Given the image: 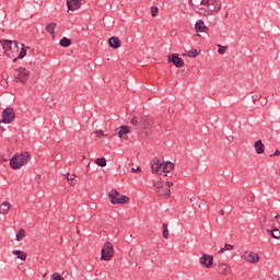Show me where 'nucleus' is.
Masks as SVG:
<instances>
[{
    "mask_svg": "<svg viewBox=\"0 0 280 280\" xmlns=\"http://www.w3.org/2000/svg\"><path fill=\"white\" fill-rule=\"evenodd\" d=\"M56 27H57V24L55 22H51L46 26V32H48V34H51V36H55Z\"/></svg>",
    "mask_w": 280,
    "mask_h": 280,
    "instance_id": "obj_21",
    "label": "nucleus"
},
{
    "mask_svg": "<svg viewBox=\"0 0 280 280\" xmlns=\"http://www.w3.org/2000/svg\"><path fill=\"white\" fill-rule=\"evenodd\" d=\"M12 206L10 205V202L4 201L0 205V214L2 215H8V213L10 212V208Z\"/></svg>",
    "mask_w": 280,
    "mask_h": 280,
    "instance_id": "obj_18",
    "label": "nucleus"
},
{
    "mask_svg": "<svg viewBox=\"0 0 280 280\" xmlns=\"http://www.w3.org/2000/svg\"><path fill=\"white\" fill-rule=\"evenodd\" d=\"M159 14V9L156 7H151V16H156Z\"/></svg>",
    "mask_w": 280,
    "mask_h": 280,
    "instance_id": "obj_35",
    "label": "nucleus"
},
{
    "mask_svg": "<svg viewBox=\"0 0 280 280\" xmlns=\"http://www.w3.org/2000/svg\"><path fill=\"white\" fill-rule=\"evenodd\" d=\"M27 80H30V70L23 67L15 69V82L27 84Z\"/></svg>",
    "mask_w": 280,
    "mask_h": 280,
    "instance_id": "obj_9",
    "label": "nucleus"
},
{
    "mask_svg": "<svg viewBox=\"0 0 280 280\" xmlns=\"http://www.w3.org/2000/svg\"><path fill=\"white\" fill-rule=\"evenodd\" d=\"M95 163L100 167H106V158H98L95 160Z\"/></svg>",
    "mask_w": 280,
    "mask_h": 280,
    "instance_id": "obj_26",
    "label": "nucleus"
},
{
    "mask_svg": "<svg viewBox=\"0 0 280 280\" xmlns=\"http://www.w3.org/2000/svg\"><path fill=\"white\" fill-rule=\"evenodd\" d=\"M108 45L113 49H119V47H121V40L119 39V37L113 36L108 39Z\"/></svg>",
    "mask_w": 280,
    "mask_h": 280,
    "instance_id": "obj_16",
    "label": "nucleus"
},
{
    "mask_svg": "<svg viewBox=\"0 0 280 280\" xmlns=\"http://www.w3.org/2000/svg\"><path fill=\"white\" fill-rule=\"evenodd\" d=\"M267 218L268 217L266 214H262V219L260 220V225L261 226H266Z\"/></svg>",
    "mask_w": 280,
    "mask_h": 280,
    "instance_id": "obj_36",
    "label": "nucleus"
},
{
    "mask_svg": "<svg viewBox=\"0 0 280 280\" xmlns=\"http://www.w3.org/2000/svg\"><path fill=\"white\" fill-rule=\"evenodd\" d=\"M95 135H96V137L102 138V137H104V131L103 130H96Z\"/></svg>",
    "mask_w": 280,
    "mask_h": 280,
    "instance_id": "obj_37",
    "label": "nucleus"
},
{
    "mask_svg": "<svg viewBox=\"0 0 280 280\" xmlns=\"http://www.w3.org/2000/svg\"><path fill=\"white\" fill-rule=\"evenodd\" d=\"M207 30H209V27H207V25H205V21L202 20H198L195 24V31L197 32V34H200L202 32H206Z\"/></svg>",
    "mask_w": 280,
    "mask_h": 280,
    "instance_id": "obj_17",
    "label": "nucleus"
},
{
    "mask_svg": "<svg viewBox=\"0 0 280 280\" xmlns=\"http://www.w3.org/2000/svg\"><path fill=\"white\" fill-rule=\"evenodd\" d=\"M267 233H270L271 237H273V240H280V231L279 229H273V230H267Z\"/></svg>",
    "mask_w": 280,
    "mask_h": 280,
    "instance_id": "obj_23",
    "label": "nucleus"
},
{
    "mask_svg": "<svg viewBox=\"0 0 280 280\" xmlns=\"http://www.w3.org/2000/svg\"><path fill=\"white\" fill-rule=\"evenodd\" d=\"M218 272L219 275H221L222 277H229V275H231V267H229V265L222 262L219 264L218 266Z\"/></svg>",
    "mask_w": 280,
    "mask_h": 280,
    "instance_id": "obj_14",
    "label": "nucleus"
},
{
    "mask_svg": "<svg viewBox=\"0 0 280 280\" xmlns=\"http://www.w3.org/2000/svg\"><path fill=\"white\" fill-rule=\"evenodd\" d=\"M151 170L153 174H158L159 176L163 174H170L172 170H174V163L172 162H161V160H155L151 164Z\"/></svg>",
    "mask_w": 280,
    "mask_h": 280,
    "instance_id": "obj_2",
    "label": "nucleus"
},
{
    "mask_svg": "<svg viewBox=\"0 0 280 280\" xmlns=\"http://www.w3.org/2000/svg\"><path fill=\"white\" fill-rule=\"evenodd\" d=\"M26 56H27V50H25V48H22L19 56L13 59V62H16V60H19V58H25Z\"/></svg>",
    "mask_w": 280,
    "mask_h": 280,
    "instance_id": "obj_28",
    "label": "nucleus"
},
{
    "mask_svg": "<svg viewBox=\"0 0 280 280\" xmlns=\"http://www.w3.org/2000/svg\"><path fill=\"white\" fill-rule=\"evenodd\" d=\"M32 158V154L30 152H24L21 154H15L11 160H10V167L11 170H21L23 165L27 164L30 162V159Z\"/></svg>",
    "mask_w": 280,
    "mask_h": 280,
    "instance_id": "obj_3",
    "label": "nucleus"
},
{
    "mask_svg": "<svg viewBox=\"0 0 280 280\" xmlns=\"http://www.w3.org/2000/svg\"><path fill=\"white\" fill-rule=\"evenodd\" d=\"M276 220H277L278 224H280V215H276Z\"/></svg>",
    "mask_w": 280,
    "mask_h": 280,
    "instance_id": "obj_41",
    "label": "nucleus"
},
{
    "mask_svg": "<svg viewBox=\"0 0 280 280\" xmlns=\"http://www.w3.org/2000/svg\"><path fill=\"white\" fill-rule=\"evenodd\" d=\"M252 100H253L254 104H257V102H259V100H261V95L260 94L252 95Z\"/></svg>",
    "mask_w": 280,
    "mask_h": 280,
    "instance_id": "obj_32",
    "label": "nucleus"
},
{
    "mask_svg": "<svg viewBox=\"0 0 280 280\" xmlns=\"http://www.w3.org/2000/svg\"><path fill=\"white\" fill-rule=\"evenodd\" d=\"M23 237H25V230L20 229L19 232L16 233V241L21 242V240H23Z\"/></svg>",
    "mask_w": 280,
    "mask_h": 280,
    "instance_id": "obj_29",
    "label": "nucleus"
},
{
    "mask_svg": "<svg viewBox=\"0 0 280 280\" xmlns=\"http://www.w3.org/2000/svg\"><path fill=\"white\" fill-rule=\"evenodd\" d=\"M162 229H163V237H164V240H168V237H170V230L167 229V223H163Z\"/></svg>",
    "mask_w": 280,
    "mask_h": 280,
    "instance_id": "obj_25",
    "label": "nucleus"
},
{
    "mask_svg": "<svg viewBox=\"0 0 280 280\" xmlns=\"http://www.w3.org/2000/svg\"><path fill=\"white\" fill-rule=\"evenodd\" d=\"M233 248H235V246H233V245L226 243V244L224 245V248H221V249L219 250V253L222 254V253H224L225 250H233Z\"/></svg>",
    "mask_w": 280,
    "mask_h": 280,
    "instance_id": "obj_31",
    "label": "nucleus"
},
{
    "mask_svg": "<svg viewBox=\"0 0 280 280\" xmlns=\"http://www.w3.org/2000/svg\"><path fill=\"white\" fill-rule=\"evenodd\" d=\"M0 44L2 45V48L4 49V54H7V56H10L9 51H12V54L19 52V44L16 43V40L1 39Z\"/></svg>",
    "mask_w": 280,
    "mask_h": 280,
    "instance_id": "obj_7",
    "label": "nucleus"
},
{
    "mask_svg": "<svg viewBox=\"0 0 280 280\" xmlns=\"http://www.w3.org/2000/svg\"><path fill=\"white\" fill-rule=\"evenodd\" d=\"M183 56H187L188 58H196L198 56V50L191 49L187 54H184Z\"/></svg>",
    "mask_w": 280,
    "mask_h": 280,
    "instance_id": "obj_27",
    "label": "nucleus"
},
{
    "mask_svg": "<svg viewBox=\"0 0 280 280\" xmlns=\"http://www.w3.org/2000/svg\"><path fill=\"white\" fill-rule=\"evenodd\" d=\"M255 150L257 154H264L266 152V147L261 140L255 142Z\"/></svg>",
    "mask_w": 280,
    "mask_h": 280,
    "instance_id": "obj_19",
    "label": "nucleus"
},
{
    "mask_svg": "<svg viewBox=\"0 0 280 280\" xmlns=\"http://www.w3.org/2000/svg\"><path fill=\"white\" fill-rule=\"evenodd\" d=\"M130 124L138 130H145L151 126L150 119L143 117H133L131 118Z\"/></svg>",
    "mask_w": 280,
    "mask_h": 280,
    "instance_id": "obj_8",
    "label": "nucleus"
},
{
    "mask_svg": "<svg viewBox=\"0 0 280 280\" xmlns=\"http://www.w3.org/2000/svg\"><path fill=\"white\" fill-rule=\"evenodd\" d=\"M67 8L71 12H75V10L82 8V0H67Z\"/></svg>",
    "mask_w": 280,
    "mask_h": 280,
    "instance_id": "obj_13",
    "label": "nucleus"
},
{
    "mask_svg": "<svg viewBox=\"0 0 280 280\" xmlns=\"http://www.w3.org/2000/svg\"><path fill=\"white\" fill-rule=\"evenodd\" d=\"M131 172H133V173L141 172V167H139V166L137 168L132 167Z\"/></svg>",
    "mask_w": 280,
    "mask_h": 280,
    "instance_id": "obj_39",
    "label": "nucleus"
},
{
    "mask_svg": "<svg viewBox=\"0 0 280 280\" xmlns=\"http://www.w3.org/2000/svg\"><path fill=\"white\" fill-rule=\"evenodd\" d=\"M59 45L61 47H71V39L63 37L60 39Z\"/></svg>",
    "mask_w": 280,
    "mask_h": 280,
    "instance_id": "obj_24",
    "label": "nucleus"
},
{
    "mask_svg": "<svg viewBox=\"0 0 280 280\" xmlns=\"http://www.w3.org/2000/svg\"><path fill=\"white\" fill-rule=\"evenodd\" d=\"M219 213H220V215H224L225 211L224 210H220Z\"/></svg>",
    "mask_w": 280,
    "mask_h": 280,
    "instance_id": "obj_43",
    "label": "nucleus"
},
{
    "mask_svg": "<svg viewBox=\"0 0 280 280\" xmlns=\"http://www.w3.org/2000/svg\"><path fill=\"white\" fill-rule=\"evenodd\" d=\"M189 3L200 16H211L222 10V1L220 0H189Z\"/></svg>",
    "mask_w": 280,
    "mask_h": 280,
    "instance_id": "obj_1",
    "label": "nucleus"
},
{
    "mask_svg": "<svg viewBox=\"0 0 280 280\" xmlns=\"http://www.w3.org/2000/svg\"><path fill=\"white\" fill-rule=\"evenodd\" d=\"M218 54H220V56H224V54H226V49H229V46L218 45Z\"/></svg>",
    "mask_w": 280,
    "mask_h": 280,
    "instance_id": "obj_30",
    "label": "nucleus"
},
{
    "mask_svg": "<svg viewBox=\"0 0 280 280\" xmlns=\"http://www.w3.org/2000/svg\"><path fill=\"white\" fill-rule=\"evenodd\" d=\"M108 197L112 205H128V202H130V198L128 196L121 195L117 190H112L108 194Z\"/></svg>",
    "mask_w": 280,
    "mask_h": 280,
    "instance_id": "obj_5",
    "label": "nucleus"
},
{
    "mask_svg": "<svg viewBox=\"0 0 280 280\" xmlns=\"http://www.w3.org/2000/svg\"><path fill=\"white\" fill-rule=\"evenodd\" d=\"M113 257H115V247L113 246V243L106 242L101 252V259L103 261H110Z\"/></svg>",
    "mask_w": 280,
    "mask_h": 280,
    "instance_id": "obj_6",
    "label": "nucleus"
},
{
    "mask_svg": "<svg viewBox=\"0 0 280 280\" xmlns=\"http://www.w3.org/2000/svg\"><path fill=\"white\" fill-rule=\"evenodd\" d=\"M164 185H165V190H163ZM154 187H155L156 194H159L160 196H166L167 198H170L172 194L171 187H174V183L172 182L163 183V180H158L154 183Z\"/></svg>",
    "mask_w": 280,
    "mask_h": 280,
    "instance_id": "obj_4",
    "label": "nucleus"
},
{
    "mask_svg": "<svg viewBox=\"0 0 280 280\" xmlns=\"http://www.w3.org/2000/svg\"><path fill=\"white\" fill-rule=\"evenodd\" d=\"M162 191H165V184H164L163 187H162Z\"/></svg>",
    "mask_w": 280,
    "mask_h": 280,
    "instance_id": "obj_44",
    "label": "nucleus"
},
{
    "mask_svg": "<svg viewBox=\"0 0 280 280\" xmlns=\"http://www.w3.org/2000/svg\"><path fill=\"white\" fill-rule=\"evenodd\" d=\"M270 156H271V158H272V156H280V151H279V149H277V150L275 151V153L271 154Z\"/></svg>",
    "mask_w": 280,
    "mask_h": 280,
    "instance_id": "obj_38",
    "label": "nucleus"
},
{
    "mask_svg": "<svg viewBox=\"0 0 280 280\" xmlns=\"http://www.w3.org/2000/svg\"><path fill=\"white\" fill-rule=\"evenodd\" d=\"M168 62H172L177 69L185 67V60H183V58L178 57L176 54L168 57Z\"/></svg>",
    "mask_w": 280,
    "mask_h": 280,
    "instance_id": "obj_12",
    "label": "nucleus"
},
{
    "mask_svg": "<svg viewBox=\"0 0 280 280\" xmlns=\"http://www.w3.org/2000/svg\"><path fill=\"white\" fill-rule=\"evenodd\" d=\"M260 104L261 106H266V104H268V101L261 102Z\"/></svg>",
    "mask_w": 280,
    "mask_h": 280,
    "instance_id": "obj_42",
    "label": "nucleus"
},
{
    "mask_svg": "<svg viewBox=\"0 0 280 280\" xmlns=\"http://www.w3.org/2000/svg\"><path fill=\"white\" fill-rule=\"evenodd\" d=\"M66 178H67V180H69L70 183H73V180H75V174H69V173H67Z\"/></svg>",
    "mask_w": 280,
    "mask_h": 280,
    "instance_id": "obj_33",
    "label": "nucleus"
},
{
    "mask_svg": "<svg viewBox=\"0 0 280 280\" xmlns=\"http://www.w3.org/2000/svg\"><path fill=\"white\" fill-rule=\"evenodd\" d=\"M245 260L248 264H259V254L250 252L247 256H245Z\"/></svg>",
    "mask_w": 280,
    "mask_h": 280,
    "instance_id": "obj_15",
    "label": "nucleus"
},
{
    "mask_svg": "<svg viewBox=\"0 0 280 280\" xmlns=\"http://www.w3.org/2000/svg\"><path fill=\"white\" fill-rule=\"evenodd\" d=\"M2 124H3V122L0 120V130H1V132H4V131H5V128H3Z\"/></svg>",
    "mask_w": 280,
    "mask_h": 280,
    "instance_id": "obj_40",
    "label": "nucleus"
},
{
    "mask_svg": "<svg viewBox=\"0 0 280 280\" xmlns=\"http://www.w3.org/2000/svg\"><path fill=\"white\" fill-rule=\"evenodd\" d=\"M13 119H16V113H14V108H5L2 112V124H12Z\"/></svg>",
    "mask_w": 280,
    "mask_h": 280,
    "instance_id": "obj_10",
    "label": "nucleus"
},
{
    "mask_svg": "<svg viewBox=\"0 0 280 280\" xmlns=\"http://www.w3.org/2000/svg\"><path fill=\"white\" fill-rule=\"evenodd\" d=\"M128 132H130V128L128 126H121L118 131V137L120 139H124V137H126V135H128Z\"/></svg>",
    "mask_w": 280,
    "mask_h": 280,
    "instance_id": "obj_22",
    "label": "nucleus"
},
{
    "mask_svg": "<svg viewBox=\"0 0 280 280\" xmlns=\"http://www.w3.org/2000/svg\"><path fill=\"white\" fill-rule=\"evenodd\" d=\"M199 262L205 268H211V266H213V256L207 255V254H202L201 257L199 258Z\"/></svg>",
    "mask_w": 280,
    "mask_h": 280,
    "instance_id": "obj_11",
    "label": "nucleus"
},
{
    "mask_svg": "<svg viewBox=\"0 0 280 280\" xmlns=\"http://www.w3.org/2000/svg\"><path fill=\"white\" fill-rule=\"evenodd\" d=\"M12 255H16L18 259H21V261H25V259H27V253H25L21 249L13 250Z\"/></svg>",
    "mask_w": 280,
    "mask_h": 280,
    "instance_id": "obj_20",
    "label": "nucleus"
},
{
    "mask_svg": "<svg viewBox=\"0 0 280 280\" xmlns=\"http://www.w3.org/2000/svg\"><path fill=\"white\" fill-rule=\"evenodd\" d=\"M51 280H65L60 273L56 272L51 275Z\"/></svg>",
    "mask_w": 280,
    "mask_h": 280,
    "instance_id": "obj_34",
    "label": "nucleus"
}]
</instances>
